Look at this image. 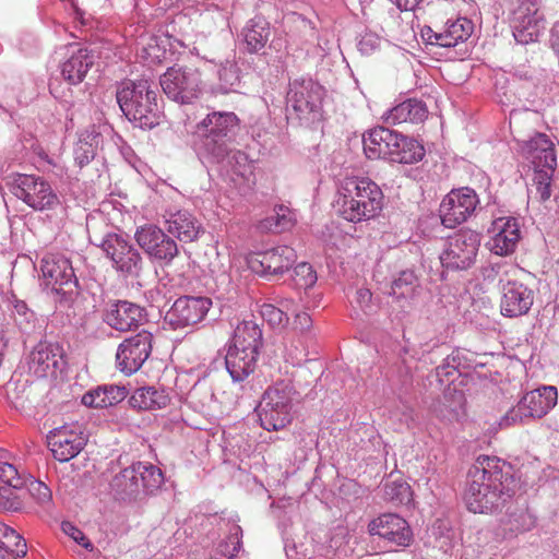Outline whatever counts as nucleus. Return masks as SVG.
I'll return each instance as SVG.
<instances>
[{
  "mask_svg": "<svg viewBox=\"0 0 559 559\" xmlns=\"http://www.w3.org/2000/svg\"><path fill=\"white\" fill-rule=\"evenodd\" d=\"M511 25L518 43L526 45L535 41L545 28L540 0H516Z\"/></svg>",
  "mask_w": 559,
  "mask_h": 559,
  "instance_id": "ddd939ff",
  "label": "nucleus"
},
{
  "mask_svg": "<svg viewBox=\"0 0 559 559\" xmlns=\"http://www.w3.org/2000/svg\"><path fill=\"white\" fill-rule=\"evenodd\" d=\"M479 203L476 192L467 187L452 190L442 200L439 213L441 223L447 228H454L464 223Z\"/></svg>",
  "mask_w": 559,
  "mask_h": 559,
  "instance_id": "2eb2a0df",
  "label": "nucleus"
},
{
  "mask_svg": "<svg viewBox=\"0 0 559 559\" xmlns=\"http://www.w3.org/2000/svg\"><path fill=\"white\" fill-rule=\"evenodd\" d=\"M368 532L391 547H407L413 540V531L405 519L395 513H383L371 520Z\"/></svg>",
  "mask_w": 559,
  "mask_h": 559,
  "instance_id": "aec40b11",
  "label": "nucleus"
},
{
  "mask_svg": "<svg viewBox=\"0 0 559 559\" xmlns=\"http://www.w3.org/2000/svg\"><path fill=\"white\" fill-rule=\"evenodd\" d=\"M474 31V24L466 17H459L456 20H449L442 29L439 37L440 47H455L460 43L466 41Z\"/></svg>",
  "mask_w": 559,
  "mask_h": 559,
  "instance_id": "e433bc0d",
  "label": "nucleus"
},
{
  "mask_svg": "<svg viewBox=\"0 0 559 559\" xmlns=\"http://www.w3.org/2000/svg\"><path fill=\"white\" fill-rule=\"evenodd\" d=\"M292 226L293 219L289 215V211L283 206L280 207L278 212L269 216L262 223V228L269 229L273 233H282Z\"/></svg>",
  "mask_w": 559,
  "mask_h": 559,
  "instance_id": "3c124183",
  "label": "nucleus"
},
{
  "mask_svg": "<svg viewBox=\"0 0 559 559\" xmlns=\"http://www.w3.org/2000/svg\"><path fill=\"white\" fill-rule=\"evenodd\" d=\"M296 259V251L292 247L277 246L250 254L247 263L253 273L266 277L283 274L295 263Z\"/></svg>",
  "mask_w": 559,
  "mask_h": 559,
  "instance_id": "a211bd4d",
  "label": "nucleus"
},
{
  "mask_svg": "<svg viewBox=\"0 0 559 559\" xmlns=\"http://www.w3.org/2000/svg\"><path fill=\"white\" fill-rule=\"evenodd\" d=\"M389 162L399 164H415L425 156L424 146L415 139L395 133Z\"/></svg>",
  "mask_w": 559,
  "mask_h": 559,
  "instance_id": "473e14b6",
  "label": "nucleus"
},
{
  "mask_svg": "<svg viewBox=\"0 0 559 559\" xmlns=\"http://www.w3.org/2000/svg\"><path fill=\"white\" fill-rule=\"evenodd\" d=\"M26 364L36 378L55 377L64 364L62 348L56 343L39 342L27 355Z\"/></svg>",
  "mask_w": 559,
  "mask_h": 559,
  "instance_id": "412c9836",
  "label": "nucleus"
},
{
  "mask_svg": "<svg viewBox=\"0 0 559 559\" xmlns=\"http://www.w3.org/2000/svg\"><path fill=\"white\" fill-rule=\"evenodd\" d=\"M384 499L394 504H409L413 492L409 485L403 480H392L384 485Z\"/></svg>",
  "mask_w": 559,
  "mask_h": 559,
  "instance_id": "49530a36",
  "label": "nucleus"
},
{
  "mask_svg": "<svg viewBox=\"0 0 559 559\" xmlns=\"http://www.w3.org/2000/svg\"><path fill=\"white\" fill-rule=\"evenodd\" d=\"M372 294L368 288H359L356 290L354 302L362 310L368 312L371 308Z\"/></svg>",
  "mask_w": 559,
  "mask_h": 559,
  "instance_id": "052dcab7",
  "label": "nucleus"
},
{
  "mask_svg": "<svg viewBox=\"0 0 559 559\" xmlns=\"http://www.w3.org/2000/svg\"><path fill=\"white\" fill-rule=\"evenodd\" d=\"M292 281L296 289L307 290L317 283V272L309 263H299L294 269Z\"/></svg>",
  "mask_w": 559,
  "mask_h": 559,
  "instance_id": "09e8293b",
  "label": "nucleus"
},
{
  "mask_svg": "<svg viewBox=\"0 0 559 559\" xmlns=\"http://www.w3.org/2000/svg\"><path fill=\"white\" fill-rule=\"evenodd\" d=\"M94 63V57L86 48H76L60 66L62 78L72 85L80 84Z\"/></svg>",
  "mask_w": 559,
  "mask_h": 559,
  "instance_id": "7c9ffc66",
  "label": "nucleus"
},
{
  "mask_svg": "<svg viewBox=\"0 0 559 559\" xmlns=\"http://www.w3.org/2000/svg\"><path fill=\"white\" fill-rule=\"evenodd\" d=\"M163 481V473L158 467L136 462L117 473L110 481V488L116 498L133 500L154 492Z\"/></svg>",
  "mask_w": 559,
  "mask_h": 559,
  "instance_id": "39448f33",
  "label": "nucleus"
},
{
  "mask_svg": "<svg viewBox=\"0 0 559 559\" xmlns=\"http://www.w3.org/2000/svg\"><path fill=\"white\" fill-rule=\"evenodd\" d=\"M312 326V319L307 312H298L295 314L293 321L294 330L305 333L308 332Z\"/></svg>",
  "mask_w": 559,
  "mask_h": 559,
  "instance_id": "680f3d73",
  "label": "nucleus"
},
{
  "mask_svg": "<svg viewBox=\"0 0 559 559\" xmlns=\"http://www.w3.org/2000/svg\"><path fill=\"white\" fill-rule=\"evenodd\" d=\"M324 88L311 78H298L289 83L286 94L287 111L309 124L320 119Z\"/></svg>",
  "mask_w": 559,
  "mask_h": 559,
  "instance_id": "6e6552de",
  "label": "nucleus"
},
{
  "mask_svg": "<svg viewBox=\"0 0 559 559\" xmlns=\"http://www.w3.org/2000/svg\"><path fill=\"white\" fill-rule=\"evenodd\" d=\"M260 313L272 328H284L288 322L287 313L273 304H263Z\"/></svg>",
  "mask_w": 559,
  "mask_h": 559,
  "instance_id": "603ef678",
  "label": "nucleus"
},
{
  "mask_svg": "<svg viewBox=\"0 0 559 559\" xmlns=\"http://www.w3.org/2000/svg\"><path fill=\"white\" fill-rule=\"evenodd\" d=\"M259 354L239 347H228L225 356L226 369L234 382L247 379L257 367Z\"/></svg>",
  "mask_w": 559,
  "mask_h": 559,
  "instance_id": "cd10ccee",
  "label": "nucleus"
},
{
  "mask_svg": "<svg viewBox=\"0 0 559 559\" xmlns=\"http://www.w3.org/2000/svg\"><path fill=\"white\" fill-rule=\"evenodd\" d=\"M456 359V356L450 355L436 368V376L441 383L451 381V377L457 371Z\"/></svg>",
  "mask_w": 559,
  "mask_h": 559,
  "instance_id": "4d7b16f0",
  "label": "nucleus"
},
{
  "mask_svg": "<svg viewBox=\"0 0 559 559\" xmlns=\"http://www.w3.org/2000/svg\"><path fill=\"white\" fill-rule=\"evenodd\" d=\"M286 16L288 19H292L294 22L300 21V23L302 24V26L305 28L306 27H309L311 29L313 28L312 23L309 20H307L306 17H304L301 14L292 12V13L287 14Z\"/></svg>",
  "mask_w": 559,
  "mask_h": 559,
  "instance_id": "69168bd1",
  "label": "nucleus"
},
{
  "mask_svg": "<svg viewBox=\"0 0 559 559\" xmlns=\"http://www.w3.org/2000/svg\"><path fill=\"white\" fill-rule=\"evenodd\" d=\"M167 231L182 242H191L203 233L200 222L187 210H167L164 214Z\"/></svg>",
  "mask_w": 559,
  "mask_h": 559,
  "instance_id": "bb28decb",
  "label": "nucleus"
},
{
  "mask_svg": "<svg viewBox=\"0 0 559 559\" xmlns=\"http://www.w3.org/2000/svg\"><path fill=\"white\" fill-rule=\"evenodd\" d=\"M12 310L11 316L19 328L24 334H31L35 331L37 318L33 310L28 308L25 301L17 299L15 296L11 299Z\"/></svg>",
  "mask_w": 559,
  "mask_h": 559,
  "instance_id": "37998d69",
  "label": "nucleus"
},
{
  "mask_svg": "<svg viewBox=\"0 0 559 559\" xmlns=\"http://www.w3.org/2000/svg\"><path fill=\"white\" fill-rule=\"evenodd\" d=\"M48 447L56 460L69 462L85 447L87 437L78 423L66 424L49 431Z\"/></svg>",
  "mask_w": 559,
  "mask_h": 559,
  "instance_id": "dca6fc26",
  "label": "nucleus"
},
{
  "mask_svg": "<svg viewBox=\"0 0 559 559\" xmlns=\"http://www.w3.org/2000/svg\"><path fill=\"white\" fill-rule=\"evenodd\" d=\"M491 233L488 247L492 253L503 257L514 252L521 238L520 226L515 218H497L492 224Z\"/></svg>",
  "mask_w": 559,
  "mask_h": 559,
  "instance_id": "393cba45",
  "label": "nucleus"
},
{
  "mask_svg": "<svg viewBox=\"0 0 559 559\" xmlns=\"http://www.w3.org/2000/svg\"><path fill=\"white\" fill-rule=\"evenodd\" d=\"M41 272L47 286L57 294L72 295L78 288V278L70 260L60 254H50L41 261Z\"/></svg>",
  "mask_w": 559,
  "mask_h": 559,
  "instance_id": "6ab92c4d",
  "label": "nucleus"
},
{
  "mask_svg": "<svg viewBox=\"0 0 559 559\" xmlns=\"http://www.w3.org/2000/svg\"><path fill=\"white\" fill-rule=\"evenodd\" d=\"M24 486L26 487L29 496L40 506H49L52 500L50 488L43 481L29 477L25 479Z\"/></svg>",
  "mask_w": 559,
  "mask_h": 559,
  "instance_id": "8fccbe9b",
  "label": "nucleus"
},
{
  "mask_svg": "<svg viewBox=\"0 0 559 559\" xmlns=\"http://www.w3.org/2000/svg\"><path fill=\"white\" fill-rule=\"evenodd\" d=\"M440 31L436 32L431 27H426L421 31L423 37L430 44V45H438L440 46V40L437 38L439 37Z\"/></svg>",
  "mask_w": 559,
  "mask_h": 559,
  "instance_id": "0e129e2a",
  "label": "nucleus"
},
{
  "mask_svg": "<svg viewBox=\"0 0 559 559\" xmlns=\"http://www.w3.org/2000/svg\"><path fill=\"white\" fill-rule=\"evenodd\" d=\"M504 537H513L532 530L535 526V518L524 506L509 510L501 521Z\"/></svg>",
  "mask_w": 559,
  "mask_h": 559,
  "instance_id": "a19ab883",
  "label": "nucleus"
},
{
  "mask_svg": "<svg viewBox=\"0 0 559 559\" xmlns=\"http://www.w3.org/2000/svg\"><path fill=\"white\" fill-rule=\"evenodd\" d=\"M230 347H239L259 354L262 346V331L253 321L240 322L234 332Z\"/></svg>",
  "mask_w": 559,
  "mask_h": 559,
  "instance_id": "4c0bfd02",
  "label": "nucleus"
},
{
  "mask_svg": "<svg viewBox=\"0 0 559 559\" xmlns=\"http://www.w3.org/2000/svg\"><path fill=\"white\" fill-rule=\"evenodd\" d=\"M134 238L140 248L153 260L169 264L179 254L177 242L154 224L138 227Z\"/></svg>",
  "mask_w": 559,
  "mask_h": 559,
  "instance_id": "4468645a",
  "label": "nucleus"
},
{
  "mask_svg": "<svg viewBox=\"0 0 559 559\" xmlns=\"http://www.w3.org/2000/svg\"><path fill=\"white\" fill-rule=\"evenodd\" d=\"M152 342L153 335L143 330L120 343L116 354L118 369L126 374L136 372L150 357Z\"/></svg>",
  "mask_w": 559,
  "mask_h": 559,
  "instance_id": "f3484780",
  "label": "nucleus"
},
{
  "mask_svg": "<svg viewBox=\"0 0 559 559\" xmlns=\"http://www.w3.org/2000/svg\"><path fill=\"white\" fill-rule=\"evenodd\" d=\"M20 489L10 485H0V510L17 511L22 509V501L17 495Z\"/></svg>",
  "mask_w": 559,
  "mask_h": 559,
  "instance_id": "864d4df0",
  "label": "nucleus"
},
{
  "mask_svg": "<svg viewBox=\"0 0 559 559\" xmlns=\"http://www.w3.org/2000/svg\"><path fill=\"white\" fill-rule=\"evenodd\" d=\"M558 402V391L554 385H540L526 392L499 421L500 428L526 425L545 417Z\"/></svg>",
  "mask_w": 559,
  "mask_h": 559,
  "instance_id": "423d86ee",
  "label": "nucleus"
},
{
  "mask_svg": "<svg viewBox=\"0 0 559 559\" xmlns=\"http://www.w3.org/2000/svg\"><path fill=\"white\" fill-rule=\"evenodd\" d=\"M481 237L471 229H461L450 236L440 254L443 267L452 271L469 269L476 261Z\"/></svg>",
  "mask_w": 559,
  "mask_h": 559,
  "instance_id": "9d476101",
  "label": "nucleus"
},
{
  "mask_svg": "<svg viewBox=\"0 0 559 559\" xmlns=\"http://www.w3.org/2000/svg\"><path fill=\"white\" fill-rule=\"evenodd\" d=\"M27 552L24 538L12 527L0 522V559H20Z\"/></svg>",
  "mask_w": 559,
  "mask_h": 559,
  "instance_id": "ea45409f",
  "label": "nucleus"
},
{
  "mask_svg": "<svg viewBox=\"0 0 559 559\" xmlns=\"http://www.w3.org/2000/svg\"><path fill=\"white\" fill-rule=\"evenodd\" d=\"M241 527L234 523L229 528L227 539L218 545L215 556L211 559H234L241 548Z\"/></svg>",
  "mask_w": 559,
  "mask_h": 559,
  "instance_id": "c03bdc74",
  "label": "nucleus"
},
{
  "mask_svg": "<svg viewBox=\"0 0 559 559\" xmlns=\"http://www.w3.org/2000/svg\"><path fill=\"white\" fill-rule=\"evenodd\" d=\"M383 193L367 177H347L340 183L334 207L346 221L358 223L374 217L382 209Z\"/></svg>",
  "mask_w": 559,
  "mask_h": 559,
  "instance_id": "7ed1b4c3",
  "label": "nucleus"
},
{
  "mask_svg": "<svg viewBox=\"0 0 559 559\" xmlns=\"http://www.w3.org/2000/svg\"><path fill=\"white\" fill-rule=\"evenodd\" d=\"M511 466L497 456L479 455L469 468L465 502L474 513L491 512L515 493Z\"/></svg>",
  "mask_w": 559,
  "mask_h": 559,
  "instance_id": "f257e3e1",
  "label": "nucleus"
},
{
  "mask_svg": "<svg viewBox=\"0 0 559 559\" xmlns=\"http://www.w3.org/2000/svg\"><path fill=\"white\" fill-rule=\"evenodd\" d=\"M128 395V390L123 385L103 384L98 385L82 396V404L93 408H105L117 405Z\"/></svg>",
  "mask_w": 559,
  "mask_h": 559,
  "instance_id": "2f4dec72",
  "label": "nucleus"
},
{
  "mask_svg": "<svg viewBox=\"0 0 559 559\" xmlns=\"http://www.w3.org/2000/svg\"><path fill=\"white\" fill-rule=\"evenodd\" d=\"M534 290L519 281L501 284L500 310L507 318H518L528 313L534 304Z\"/></svg>",
  "mask_w": 559,
  "mask_h": 559,
  "instance_id": "b1692460",
  "label": "nucleus"
},
{
  "mask_svg": "<svg viewBox=\"0 0 559 559\" xmlns=\"http://www.w3.org/2000/svg\"><path fill=\"white\" fill-rule=\"evenodd\" d=\"M212 306L206 297H179L166 313V320L174 329H181L199 323Z\"/></svg>",
  "mask_w": 559,
  "mask_h": 559,
  "instance_id": "4be33fe9",
  "label": "nucleus"
},
{
  "mask_svg": "<svg viewBox=\"0 0 559 559\" xmlns=\"http://www.w3.org/2000/svg\"><path fill=\"white\" fill-rule=\"evenodd\" d=\"M395 131L385 127H377L362 135L364 151L368 158H383L389 160Z\"/></svg>",
  "mask_w": 559,
  "mask_h": 559,
  "instance_id": "c85d7f7f",
  "label": "nucleus"
},
{
  "mask_svg": "<svg viewBox=\"0 0 559 559\" xmlns=\"http://www.w3.org/2000/svg\"><path fill=\"white\" fill-rule=\"evenodd\" d=\"M552 173L550 170H535L533 176L532 189L528 190V201L534 204L543 205L544 209H551L554 188Z\"/></svg>",
  "mask_w": 559,
  "mask_h": 559,
  "instance_id": "f704fd0d",
  "label": "nucleus"
},
{
  "mask_svg": "<svg viewBox=\"0 0 559 559\" xmlns=\"http://www.w3.org/2000/svg\"><path fill=\"white\" fill-rule=\"evenodd\" d=\"M189 397L191 399V403L197 405L198 402H200L201 409L205 408L210 405V403L214 399V394L209 389H198L194 388L191 392Z\"/></svg>",
  "mask_w": 559,
  "mask_h": 559,
  "instance_id": "bf43d9fd",
  "label": "nucleus"
},
{
  "mask_svg": "<svg viewBox=\"0 0 559 559\" xmlns=\"http://www.w3.org/2000/svg\"><path fill=\"white\" fill-rule=\"evenodd\" d=\"M153 84L146 80L129 81L116 93L117 103L124 116L142 129H152L163 119Z\"/></svg>",
  "mask_w": 559,
  "mask_h": 559,
  "instance_id": "20e7f679",
  "label": "nucleus"
},
{
  "mask_svg": "<svg viewBox=\"0 0 559 559\" xmlns=\"http://www.w3.org/2000/svg\"><path fill=\"white\" fill-rule=\"evenodd\" d=\"M12 193L35 211L51 210L59 198L43 177L20 174L12 181Z\"/></svg>",
  "mask_w": 559,
  "mask_h": 559,
  "instance_id": "f8f14e48",
  "label": "nucleus"
},
{
  "mask_svg": "<svg viewBox=\"0 0 559 559\" xmlns=\"http://www.w3.org/2000/svg\"><path fill=\"white\" fill-rule=\"evenodd\" d=\"M294 395L295 389L289 381H277L267 388L255 408L260 424L265 430L277 431L290 424Z\"/></svg>",
  "mask_w": 559,
  "mask_h": 559,
  "instance_id": "0eeeda50",
  "label": "nucleus"
},
{
  "mask_svg": "<svg viewBox=\"0 0 559 559\" xmlns=\"http://www.w3.org/2000/svg\"><path fill=\"white\" fill-rule=\"evenodd\" d=\"M401 421H403L405 425H409L414 421V411L413 408L405 406L404 411L402 412V417L400 418Z\"/></svg>",
  "mask_w": 559,
  "mask_h": 559,
  "instance_id": "338daca9",
  "label": "nucleus"
},
{
  "mask_svg": "<svg viewBox=\"0 0 559 559\" xmlns=\"http://www.w3.org/2000/svg\"><path fill=\"white\" fill-rule=\"evenodd\" d=\"M381 44V38L372 32H366L364 35H361L359 41H358V50L362 55H371L373 53Z\"/></svg>",
  "mask_w": 559,
  "mask_h": 559,
  "instance_id": "13d9d810",
  "label": "nucleus"
},
{
  "mask_svg": "<svg viewBox=\"0 0 559 559\" xmlns=\"http://www.w3.org/2000/svg\"><path fill=\"white\" fill-rule=\"evenodd\" d=\"M428 116V109L423 100L409 98L382 115L386 124H399L403 122H421Z\"/></svg>",
  "mask_w": 559,
  "mask_h": 559,
  "instance_id": "c756f323",
  "label": "nucleus"
},
{
  "mask_svg": "<svg viewBox=\"0 0 559 559\" xmlns=\"http://www.w3.org/2000/svg\"><path fill=\"white\" fill-rule=\"evenodd\" d=\"M240 119L233 111L213 110L192 132V144L201 163L213 166L225 159L239 130Z\"/></svg>",
  "mask_w": 559,
  "mask_h": 559,
  "instance_id": "f03ea898",
  "label": "nucleus"
},
{
  "mask_svg": "<svg viewBox=\"0 0 559 559\" xmlns=\"http://www.w3.org/2000/svg\"><path fill=\"white\" fill-rule=\"evenodd\" d=\"M112 267L128 277H139L143 270V258L122 235L107 234L98 245Z\"/></svg>",
  "mask_w": 559,
  "mask_h": 559,
  "instance_id": "9b49d317",
  "label": "nucleus"
},
{
  "mask_svg": "<svg viewBox=\"0 0 559 559\" xmlns=\"http://www.w3.org/2000/svg\"><path fill=\"white\" fill-rule=\"evenodd\" d=\"M522 152L534 166V171L539 169L554 171L557 166L555 144L544 133H536L524 142Z\"/></svg>",
  "mask_w": 559,
  "mask_h": 559,
  "instance_id": "a878e982",
  "label": "nucleus"
},
{
  "mask_svg": "<svg viewBox=\"0 0 559 559\" xmlns=\"http://www.w3.org/2000/svg\"><path fill=\"white\" fill-rule=\"evenodd\" d=\"M421 293L419 277L413 270L399 272L391 282L389 294L396 300H413Z\"/></svg>",
  "mask_w": 559,
  "mask_h": 559,
  "instance_id": "c9c22d12",
  "label": "nucleus"
},
{
  "mask_svg": "<svg viewBox=\"0 0 559 559\" xmlns=\"http://www.w3.org/2000/svg\"><path fill=\"white\" fill-rule=\"evenodd\" d=\"M25 479H23L16 467L10 463H0V485H10L13 488H23Z\"/></svg>",
  "mask_w": 559,
  "mask_h": 559,
  "instance_id": "5fc2aeb1",
  "label": "nucleus"
},
{
  "mask_svg": "<svg viewBox=\"0 0 559 559\" xmlns=\"http://www.w3.org/2000/svg\"><path fill=\"white\" fill-rule=\"evenodd\" d=\"M103 143L102 134L92 127L80 134L73 151L75 163L82 168L94 159Z\"/></svg>",
  "mask_w": 559,
  "mask_h": 559,
  "instance_id": "58836bf2",
  "label": "nucleus"
},
{
  "mask_svg": "<svg viewBox=\"0 0 559 559\" xmlns=\"http://www.w3.org/2000/svg\"><path fill=\"white\" fill-rule=\"evenodd\" d=\"M145 316L143 307L128 300H115L107 304L103 320L118 332H129L143 324Z\"/></svg>",
  "mask_w": 559,
  "mask_h": 559,
  "instance_id": "5701e85b",
  "label": "nucleus"
},
{
  "mask_svg": "<svg viewBox=\"0 0 559 559\" xmlns=\"http://www.w3.org/2000/svg\"><path fill=\"white\" fill-rule=\"evenodd\" d=\"M217 74L222 93L236 92L240 86V71L235 62L226 61L221 64Z\"/></svg>",
  "mask_w": 559,
  "mask_h": 559,
  "instance_id": "a18cd8bd",
  "label": "nucleus"
},
{
  "mask_svg": "<svg viewBox=\"0 0 559 559\" xmlns=\"http://www.w3.org/2000/svg\"><path fill=\"white\" fill-rule=\"evenodd\" d=\"M159 84L166 96L179 104H191L202 94L201 73L192 67H170L160 76Z\"/></svg>",
  "mask_w": 559,
  "mask_h": 559,
  "instance_id": "1a4fd4ad",
  "label": "nucleus"
},
{
  "mask_svg": "<svg viewBox=\"0 0 559 559\" xmlns=\"http://www.w3.org/2000/svg\"><path fill=\"white\" fill-rule=\"evenodd\" d=\"M272 300L276 302L286 313L294 308L295 301L293 298L286 296L282 292H274Z\"/></svg>",
  "mask_w": 559,
  "mask_h": 559,
  "instance_id": "e2e57ef3",
  "label": "nucleus"
},
{
  "mask_svg": "<svg viewBox=\"0 0 559 559\" xmlns=\"http://www.w3.org/2000/svg\"><path fill=\"white\" fill-rule=\"evenodd\" d=\"M245 43L250 52H258L264 48L269 36V23L261 16L251 19L242 31Z\"/></svg>",
  "mask_w": 559,
  "mask_h": 559,
  "instance_id": "79ce46f5",
  "label": "nucleus"
},
{
  "mask_svg": "<svg viewBox=\"0 0 559 559\" xmlns=\"http://www.w3.org/2000/svg\"><path fill=\"white\" fill-rule=\"evenodd\" d=\"M61 530L67 536H69L71 539H73L76 544L84 547L86 550H88V551L94 550V545L91 543V540L73 523H71L69 521L62 522Z\"/></svg>",
  "mask_w": 559,
  "mask_h": 559,
  "instance_id": "6e6d98bb",
  "label": "nucleus"
},
{
  "mask_svg": "<svg viewBox=\"0 0 559 559\" xmlns=\"http://www.w3.org/2000/svg\"><path fill=\"white\" fill-rule=\"evenodd\" d=\"M213 166H221L222 168L230 169L238 176H246L247 173L251 171V166L248 160V156L239 151L229 146V153L224 160L215 163Z\"/></svg>",
  "mask_w": 559,
  "mask_h": 559,
  "instance_id": "de8ad7c7",
  "label": "nucleus"
},
{
  "mask_svg": "<svg viewBox=\"0 0 559 559\" xmlns=\"http://www.w3.org/2000/svg\"><path fill=\"white\" fill-rule=\"evenodd\" d=\"M169 402V393L165 389H157L155 386L139 388L129 400L133 408L142 411L165 408Z\"/></svg>",
  "mask_w": 559,
  "mask_h": 559,
  "instance_id": "72a5a7b5",
  "label": "nucleus"
}]
</instances>
